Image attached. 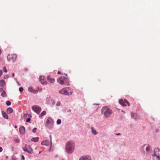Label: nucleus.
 <instances>
[{
  "label": "nucleus",
  "instance_id": "obj_43",
  "mask_svg": "<svg viewBox=\"0 0 160 160\" xmlns=\"http://www.w3.org/2000/svg\"><path fill=\"white\" fill-rule=\"evenodd\" d=\"M58 74H61V72L59 71H58Z\"/></svg>",
  "mask_w": 160,
  "mask_h": 160
},
{
  "label": "nucleus",
  "instance_id": "obj_10",
  "mask_svg": "<svg viewBox=\"0 0 160 160\" xmlns=\"http://www.w3.org/2000/svg\"><path fill=\"white\" fill-rule=\"evenodd\" d=\"M58 83L64 86H68L69 85L68 81H58Z\"/></svg>",
  "mask_w": 160,
  "mask_h": 160
},
{
  "label": "nucleus",
  "instance_id": "obj_41",
  "mask_svg": "<svg viewBox=\"0 0 160 160\" xmlns=\"http://www.w3.org/2000/svg\"><path fill=\"white\" fill-rule=\"evenodd\" d=\"M24 157L23 156H22V160H24Z\"/></svg>",
  "mask_w": 160,
  "mask_h": 160
},
{
  "label": "nucleus",
  "instance_id": "obj_25",
  "mask_svg": "<svg viewBox=\"0 0 160 160\" xmlns=\"http://www.w3.org/2000/svg\"><path fill=\"white\" fill-rule=\"evenodd\" d=\"M91 129L92 130V133L94 135H96L97 133V132L94 129L92 128H91Z\"/></svg>",
  "mask_w": 160,
  "mask_h": 160
},
{
  "label": "nucleus",
  "instance_id": "obj_40",
  "mask_svg": "<svg viewBox=\"0 0 160 160\" xmlns=\"http://www.w3.org/2000/svg\"><path fill=\"white\" fill-rule=\"evenodd\" d=\"M8 76H5L4 77V79H6L8 78Z\"/></svg>",
  "mask_w": 160,
  "mask_h": 160
},
{
  "label": "nucleus",
  "instance_id": "obj_32",
  "mask_svg": "<svg viewBox=\"0 0 160 160\" xmlns=\"http://www.w3.org/2000/svg\"><path fill=\"white\" fill-rule=\"evenodd\" d=\"M3 71L4 72H7V70L6 69V67H4L3 68Z\"/></svg>",
  "mask_w": 160,
  "mask_h": 160
},
{
  "label": "nucleus",
  "instance_id": "obj_17",
  "mask_svg": "<svg viewBox=\"0 0 160 160\" xmlns=\"http://www.w3.org/2000/svg\"><path fill=\"white\" fill-rule=\"evenodd\" d=\"M13 112V109L11 108H8L7 110V112L8 114H10Z\"/></svg>",
  "mask_w": 160,
  "mask_h": 160
},
{
  "label": "nucleus",
  "instance_id": "obj_19",
  "mask_svg": "<svg viewBox=\"0 0 160 160\" xmlns=\"http://www.w3.org/2000/svg\"><path fill=\"white\" fill-rule=\"evenodd\" d=\"M39 139L38 137L33 138L31 139V140L32 142H37L38 141Z\"/></svg>",
  "mask_w": 160,
  "mask_h": 160
},
{
  "label": "nucleus",
  "instance_id": "obj_26",
  "mask_svg": "<svg viewBox=\"0 0 160 160\" xmlns=\"http://www.w3.org/2000/svg\"><path fill=\"white\" fill-rule=\"evenodd\" d=\"M45 77L43 76H40L39 78V80H44L45 79Z\"/></svg>",
  "mask_w": 160,
  "mask_h": 160
},
{
  "label": "nucleus",
  "instance_id": "obj_11",
  "mask_svg": "<svg viewBox=\"0 0 160 160\" xmlns=\"http://www.w3.org/2000/svg\"><path fill=\"white\" fill-rule=\"evenodd\" d=\"M79 160H91V157L89 156H84L80 157Z\"/></svg>",
  "mask_w": 160,
  "mask_h": 160
},
{
  "label": "nucleus",
  "instance_id": "obj_44",
  "mask_svg": "<svg viewBox=\"0 0 160 160\" xmlns=\"http://www.w3.org/2000/svg\"><path fill=\"white\" fill-rule=\"evenodd\" d=\"M2 51L0 49V55H1L2 53Z\"/></svg>",
  "mask_w": 160,
  "mask_h": 160
},
{
  "label": "nucleus",
  "instance_id": "obj_45",
  "mask_svg": "<svg viewBox=\"0 0 160 160\" xmlns=\"http://www.w3.org/2000/svg\"><path fill=\"white\" fill-rule=\"evenodd\" d=\"M12 77H14V73H13L12 74Z\"/></svg>",
  "mask_w": 160,
  "mask_h": 160
},
{
  "label": "nucleus",
  "instance_id": "obj_39",
  "mask_svg": "<svg viewBox=\"0 0 160 160\" xmlns=\"http://www.w3.org/2000/svg\"><path fill=\"white\" fill-rule=\"evenodd\" d=\"M2 148L1 147H0V152H2Z\"/></svg>",
  "mask_w": 160,
  "mask_h": 160
},
{
  "label": "nucleus",
  "instance_id": "obj_1",
  "mask_svg": "<svg viewBox=\"0 0 160 160\" xmlns=\"http://www.w3.org/2000/svg\"><path fill=\"white\" fill-rule=\"evenodd\" d=\"M75 142L73 141L70 140L68 141L65 146V150L68 154L72 153L75 148Z\"/></svg>",
  "mask_w": 160,
  "mask_h": 160
},
{
  "label": "nucleus",
  "instance_id": "obj_27",
  "mask_svg": "<svg viewBox=\"0 0 160 160\" xmlns=\"http://www.w3.org/2000/svg\"><path fill=\"white\" fill-rule=\"evenodd\" d=\"M14 141L17 143H19L20 142V140L18 138H15L14 139Z\"/></svg>",
  "mask_w": 160,
  "mask_h": 160
},
{
  "label": "nucleus",
  "instance_id": "obj_23",
  "mask_svg": "<svg viewBox=\"0 0 160 160\" xmlns=\"http://www.w3.org/2000/svg\"><path fill=\"white\" fill-rule=\"evenodd\" d=\"M41 83L43 85H46L48 82L47 81H40Z\"/></svg>",
  "mask_w": 160,
  "mask_h": 160
},
{
  "label": "nucleus",
  "instance_id": "obj_14",
  "mask_svg": "<svg viewBox=\"0 0 160 160\" xmlns=\"http://www.w3.org/2000/svg\"><path fill=\"white\" fill-rule=\"evenodd\" d=\"M19 131L20 133L22 134H24L25 133V128L24 127H21L19 128Z\"/></svg>",
  "mask_w": 160,
  "mask_h": 160
},
{
  "label": "nucleus",
  "instance_id": "obj_35",
  "mask_svg": "<svg viewBox=\"0 0 160 160\" xmlns=\"http://www.w3.org/2000/svg\"><path fill=\"white\" fill-rule=\"evenodd\" d=\"M37 129V128H35L32 130V131L33 132L35 133L36 132V130Z\"/></svg>",
  "mask_w": 160,
  "mask_h": 160
},
{
  "label": "nucleus",
  "instance_id": "obj_5",
  "mask_svg": "<svg viewBox=\"0 0 160 160\" xmlns=\"http://www.w3.org/2000/svg\"><path fill=\"white\" fill-rule=\"evenodd\" d=\"M17 58V56L16 54H8L7 56V59L9 62H13Z\"/></svg>",
  "mask_w": 160,
  "mask_h": 160
},
{
  "label": "nucleus",
  "instance_id": "obj_15",
  "mask_svg": "<svg viewBox=\"0 0 160 160\" xmlns=\"http://www.w3.org/2000/svg\"><path fill=\"white\" fill-rule=\"evenodd\" d=\"M68 79V77L66 74H64V76L61 77L59 78V80H66Z\"/></svg>",
  "mask_w": 160,
  "mask_h": 160
},
{
  "label": "nucleus",
  "instance_id": "obj_33",
  "mask_svg": "<svg viewBox=\"0 0 160 160\" xmlns=\"http://www.w3.org/2000/svg\"><path fill=\"white\" fill-rule=\"evenodd\" d=\"M30 120H31V119L30 118H28L26 119V121L27 122H29L30 121Z\"/></svg>",
  "mask_w": 160,
  "mask_h": 160
},
{
  "label": "nucleus",
  "instance_id": "obj_22",
  "mask_svg": "<svg viewBox=\"0 0 160 160\" xmlns=\"http://www.w3.org/2000/svg\"><path fill=\"white\" fill-rule=\"evenodd\" d=\"M22 149L24 151L28 152V147L27 146L26 144L25 145V147H23L22 148Z\"/></svg>",
  "mask_w": 160,
  "mask_h": 160
},
{
  "label": "nucleus",
  "instance_id": "obj_46",
  "mask_svg": "<svg viewBox=\"0 0 160 160\" xmlns=\"http://www.w3.org/2000/svg\"><path fill=\"white\" fill-rule=\"evenodd\" d=\"M15 128H17V126H15Z\"/></svg>",
  "mask_w": 160,
  "mask_h": 160
},
{
  "label": "nucleus",
  "instance_id": "obj_3",
  "mask_svg": "<svg viewBox=\"0 0 160 160\" xmlns=\"http://www.w3.org/2000/svg\"><path fill=\"white\" fill-rule=\"evenodd\" d=\"M72 90L70 88H64L59 90V93L66 95H70L72 93Z\"/></svg>",
  "mask_w": 160,
  "mask_h": 160
},
{
  "label": "nucleus",
  "instance_id": "obj_38",
  "mask_svg": "<svg viewBox=\"0 0 160 160\" xmlns=\"http://www.w3.org/2000/svg\"><path fill=\"white\" fill-rule=\"evenodd\" d=\"M60 104V103L59 102H58L56 104L57 106H59Z\"/></svg>",
  "mask_w": 160,
  "mask_h": 160
},
{
  "label": "nucleus",
  "instance_id": "obj_20",
  "mask_svg": "<svg viewBox=\"0 0 160 160\" xmlns=\"http://www.w3.org/2000/svg\"><path fill=\"white\" fill-rule=\"evenodd\" d=\"M5 84V81H0V85L1 86L3 87Z\"/></svg>",
  "mask_w": 160,
  "mask_h": 160
},
{
  "label": "nucleus",
  "instance_id": "obj_16",
  "mask_svg": "<svg viewBox=\"0 0 160 160\" xmlns=\"http://www.w3.org/2000/svg\"><path fill=\"white\" fill-rule=\"evenodd\" d=\"M3 117L6 119H8V117L7 114L4 111H2V112Z\"/></svg>",
  "mask_w": 160,
  "mask_h": 160
},
{
  "label": "nucleus",
  "instance_id": "obj_37",
  "mask_svg": "<svg viewBox=\"0 0 160 160\" xmlns=\"http://www.w3.org/2000/svg\"><path fill=\"white\" fill-rule=\"evenodd\" d=\"M2 73V70H0V77H1Z\"/></svg>",
  "mask_w": 160,
  "mask_h": 160
},
{
  "label": "nucleus",
  "instance_id": "obj_24",
  "mask_svg": "<svg viewBox=\"0 0 160 160\" xmlns=\"http://www.w3.org/2000/svg\"><path fill=\"white\" fill-rule=\"evenodd\" d=\"M46 114V112L45 111H43L39 115V117H42V116L45 115Z\"/></svg>",
  "mask_w": 160,
  "mask_h": 160
},
{
  "label": "nucleus",
  "instance_id": "obj_36",
  "mask_svg": "<svg viewBox=\"0 0 160 160\" xmlns=\"http://www.w3.org/2000/svg\"><path fill=\"white\" fill-rule=\"evenodd\" d=\"M3 91H4V90H3V88H0V92H3Z\"/></svg>",
  "mask_w": 160,
  "mask_h": 160
},
{
  "label": "nucleus",
  "instance_id": "obj_21",
  "mask_svg": "<svg viewBox=\"0 0 160 160\" xmlns=\"http://www.w3.org/2000/svg\"><path fill=\"white\" fill-rule=\"evenodd\" d=\"M1 96L2 97L4 98L7 96L6 93L5 91H3L1 93Z\"/></svg>",
  "mask_w": 160,
  "mask_h": 160
},
{
  "label": "nucleus",
  "instance_id": "obj_8",
  "mask_svg": "<svg viewBox=\"0 0 160 160\" xmlns=\"http://www.w3.org/2000/svg\"><path fill=\"white\" fill-rule=\"evenodd\" d=\"M143 150H145L146 151L147 153H149L151 152V147L148 144H145L143 146Z\"/></svg>",
  "mask_w": 160,
  "mask_h": 160
},
{
  "label": "nucleus",
  "instance_id": "obj_12",
  "mask_svg": "<svg viewBox=\"0 0 160 160\" xmlns=\"http://www.w3.org/2000/svg\"><path fill=\"white\" fill-rule=\"evenodd\" d=\"M41 144L42 145H46L48 146H49L50 145H51L49 142L48 140H45L42 141L41 142Z\"/></svg>",
  "mask_w": 160,
  "mask_h": 160
},
{
  "label": "nucleus",
  "instance_id": "obj_31",
  "mask_svg": "<svg viewBox=\"0 0 160 160\" xmlns=\"http://www.w3.org/2000/svg\"><path fill=\"white\" fill-rule=\"evenodd\" d=\"M19 91L20 92H22L23 91V89L22 87H20L19 89Z\"/></svg>",
  "mask_w": 160,
  "mask_h": 160
},
{
  "label": "nucleus",
  "instance_id": "obj_6",
  "mask_svg": "<svg viewBox=\"0 0 160 160\" xmlns=\"http://www.w3.org/2000/svg\"><path fill=\"white\" fill-rule=\"evenodd\" d=\"M159 151L158 148H155L154 150V154L153 155V160H160V156L158 155L157 152Z\"/></svg>",
  "mask_w": 160,
  "mask_h": 160
},
{
  "label": "nucleus",
  "instance_id": "obj_30",
  "mask_svg": "<svg viewBox=\"0 0 160 160\" xmlns=\"http://www.w3.org/2000/svg\"><path fill=\"white\" fill-rule=\"evenodd\" d=\"M47 79L48 80H54V79L53 78H51L49 76H48L47 77Z\"/></svg>",
  "mask_w": 160,
  "mask_h": 160
},
{
  "label": "nucleus",
  "instance_id": "obj_13",
  "mask_svg": "<svg viewBox=\"0 0 160 160\" xmlns=\"http://www.w3.org/2000/svg\"><path fill=\"white\" fill-rule=\"evenodd\" d=\"M28 90L30 92H33L34 93H37L38 92V90H34L32 86L28 88Z\"/></svg>",
  "mask_w": 160,
  "mask_h": 160
},
{
  "label": "nucleus",
  "instance_id": "obj_18",
  "mask_svg": "<svg viewBox=\"0 0 160 160\" xmlns=\"http://www.w3.org/2000/svg\"><path fill=\"white\" fill-rule=\"evenodd\" d=\"M28 153L29 154H31L32 152V150L31 147L30 146H28Z\"/></svg>",
  "mask_w": 160,
  "mask_h": 160
},
{
  "label": "nucleus",
  "instance_id": "obj_42",
  "mask_svg": "<svg viewBox=\"0 0 160 160\" xmlns=\"http://www.w3.org/2000/svg\"><path fill=\"white\" fill-rule=\"evenodd\" d=\"M115 134H116L117 135H121V134L120 133H117V134L116 133Z\"/></svg>",
  "mask_w": 160,
  "mask_h": 160
},
{
  "label": "nucleus",
  "instance_id": "obj_4",
  "mask_svg": "<svg viewBox=\"0 0 160 160\" xmlns=\"http://www.w3.org/2000/svg\"><path fill=\"white\" fill-rule=\"evenodd\" d=\"M53 125V121L50 117L47 118L46 124V127L49 129L52 128Z\"/></svg>",
  "mask_w": 160,
  "mask_h": 160
},
{
  "label": "nucleus",
  "instance_id": "obj_7",
  "mask_svg": "<svg viewBox=\"0 0 160 160\" xmlns=\"http://www.w3.org/2000/svg\"><path fill=\"white\" fill-rule=\"evenodd\" d=\"M32 109L37 114H38L41 111V108L38 106L35 105L32 107Z\"/></svg>",
  "mask_w": 160,
  "mask_h": 160
},
{
  "label": "nucleus",
  "instance_id": "obj_34",
  "mask_svg": "<svg viewBox=\"0 0 160 160\" xmlns=\"http://www.w3.org/2000/svg\"><path fill=\"white\" fill-rule=\"evenodd\" d=\"M49 138H50V144H51V146L52 145V137H51V136H50V135L49 136Z\"/></svg>",
  "mask_w": 160,
  "mask_h": 160
},
{
  "label": "nucleus",
  "instance_id": "obj_28",
  "mask_svg": "<svg viewBox=\"0 0 160 160\" xmlns=\"http://www.w3.org/2000/svg\"><path fill=\"white\" fill-rule=\"evenodd\" d=\"M61 123V121L60 119H58L57 121V123L58 124H59Z\"/></svg>",
  "mask_w": 160,
  "mask_h": 160
},
{
  "label": "nucleus",
  "instance_id": "obj_29",
  "mask_svg": "<svg viewBox=\"0 0 160 160\" xmlns=\"http://www.w3.org/2000/svg\"><path fill=\"white\" fill-rule=\"evenodd\" d=\"M6 104L7 106H10L11 104V103L9 101H7L6 102Z\"/></svg>",
  "mask_w": 160,
  "mask_h": 160
},
{
  "label": "nucleus",
  "instance_id": "obj_2",
  "mask_svg": "<svg viewBox=\"0 0 160 160\" xmlns=\"http://www.w3.org/2000/svg\"><path fill=\"white\" fill-rule=\"evenodd\" d=\"M101 113L104 114L105 117L108 118L112 113V112L108 107L105 106L102 108L101 109Z\"/></svg>",
  "mask_w": 160,
  "mask_h": 160
},
{
  "label": "nucleus",
  "instance_id": "obj_47",
  "mask_svg": "<svg viewBox=\"0 0 160 160\" xmlns=\"http://www.w3.org/2000/svg\"><path fill=\"white\" fill-rule=\"evenodd\" d=\"M38 90H39V88H38Z\"/></svg>",
  "mask_w": 160,
  "mask_h": 160
},
{
  "label": "nucleus",
  "instance_id": "obj_9",
  "mask_svg": "<svg viewBox=\"0 0 160 160\" xmlns=\"http://www.w3.org/2000/svg\"><path fill=\"white\" fill-rule=\"evenodd\" d=\"M119 102L121 105L123 106H126V105L125 103H127L128 106H130L129 102L126 99H125L123 101L122 99L119 100Z\"/></svg>",
  "mask_w": 160,
  "mask_h": 160
}]
</instances>
